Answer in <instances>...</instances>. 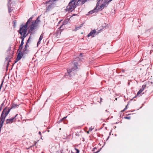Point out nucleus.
<instances>
[{
    "instance_id": "obj_9",
    "label": "nucleus",
    "mask_w": 153,
    "mask_h": 153,
    "mask_svg": "<svg viewBox=\"0 0 153 153\" xmlns=\"http://www.w3.org/2000/svg\"><path fill=\"white\" fill-rule=\"evenodd\" d=\"M22 56L23 54L22 52L19 51L17 55V58L15 61V62L16 63L18 61H19L21 59Z\"/></svg>"
},
{
    "instance_id": "obj_14",
    "label": "nucleus",
    "mask_w": 153,
    "mask_h": 153,
    "mask_svg": "<svg viewBox=\"0 0 153 153\" xmlns=\"http://www.w3.org/2000/svg\"><path fill=\"white\" fill-rule=\"evenodd\" d=\"M43 36H44V35L43 34H41V35H40V37L39 40V41L37 43V45H39L40 44V42L42 40V39H43Z\"/></svg>"
},
{
    "instance_id": "obj_28",
    "label": "nucleus",
    "mask_w": 153,
    "mask_h": 153,
    "mask_svg": "<svg viewBox=\"0 0 153 153\" xmlns=\"http://www.w3.org/2000/svg\"><path fill=\"white\" fill-rule=\"evenodd\" d=\"M39 134L41 136V132L40 131H39Z\"/></svg>"
},
{
    "instance_id": "obj_27",
    "label": "nucleus",
    "mask_w": 153,
    "mask_h": 153,
    "mask_svg": "<svg viewBox=\"0 0 153 153\" xmlns=\"http://www.w3.org/2000/svg\"><path fill=\"white\" fill-rule=\"evenodd\" d=\"M127 108V106H126V107L124 108V110H123V111H125Z\"/></svg>"
},
{
    "instance_id": "obj_33",
    "label": "nucleus",
    "mask_w": 153,
    "mask_h": 153,
    "mask_svg": "<svg viewBox=\"0 0 153 153\" xmlns=\"http://www.w3.org/2000/svg\"><path fill=\"white\" fill-rule=\"evenodd\" d=\"M42 153H44L43 152H42Z\"/></svg>"
},
{
    "instance_id": "obj_7",
    "label": "nucleus",
    "mask_w": 153,
    "mask_h": 153,
    "mask_svg": "<svg viewBox=\"0 0 153 153\" xmlns=\"http://www.w3.org/2000/svg\"><path fill=\"white\" fill-rule=\"evenodd\" d=\"M18 115V114H16L13 117L10 119H7L6 120L7 124H11L13 122H15L16 119V117Z\"/></svg>"
},
{
    "instance_id": "obj_12",
    "label": "nucleus",
    "mask_w": 153,
    "mask_h": 153,
    "mask_svg": "<svg viewBox=\"0 0 153 153\" xmlns=\"http://www.w3.org/2000/svg\"><path fill=\"white\" fill-rule=\"evenodd\" d=\"M10 109H9L8 110L4 109L3 110L2 112H3V115L5 116L6 117L9 114V113L10 111Z\"/></svg>"
},
{
    "instance_id": "obj_17",
    "label": "nucleus",
    "mask_w": 153,
    "mask_h": 153,
    "mask_svg": "<svg viewBox=\"0 0 153 153\" xmlns=\"http://www.w3.org/2000/svg\"><path fill=\"white\" fill-rule=\"evenodd\" d=\"M101 0H98V1L97 3V4L96 6V7H95V8L93 10V11H94V12H95L96 11H95V10L96 11V9L97 7L100 4V2L101 1Z\"/></svg>"
},
{
    "instance_id": "obj_1",
    "label": "nucleus",
    "mask_w": 153,
    "mask_h": 153,
    "mask_svg": "<svg viewBox=\"0 0 153 153\" xmlns=\"http://www.w3.org/2000/svg\"><path fill=\"white\" fill-rule=\"evenodd\" d=\"M79 1L78 0H71L66 7V10L69 12H71L76 7Z\"/></svg>"
},
{
    "instance_id": "obj_6",
    "label": "nucleus",
    "mask_w": 153,
    "mask_h": 153,
    "mask_svg": "<svg viewBox=\"0 0 153 153\" xmlns=\"http://www.w3.org/2000/svg\"><path fill=\"white\" fill-rule=\"evenodd\" d=\"M74 67L72 69H68L67 70V73L65 75V76H68V74L70 76H71V74L74 73V71L77 68V65L76 62L74 63Z\"/></svg>"
},
{
    "instance_id": "obj_15",
    "label": "nucleus",
    "mask_w": 153,
    "mask_h": 153,
    "mask_svg": "<svg viewBox=\"0 0 153 153\" xmlns=\"http://www.w3.org/2000/svg\"><path fill=\"white\" fill-rule=\"evenodd\" d=\"M112 0H105L104 1V4H105V6H107L108 5V3L111 1Z\"/></svg>"
},
{
    "instance_id": "obj_8",
    "label": "nucleus",
    "mask_w": 153,
    "mask_h": 153,
    "mask_svg": "<svg viewBox=\"0 0 153 153\" xmlns=\"http://www.w3.org/2000/svg\"><path fill=\"white\" fill-rule=\"evenodd\" d=\"M106 6H105V4H102L100 6H99V5L97 7L96 9V10L95 11H96L94 12V11H93V10H92L89 12V13L91 14H92L93 13L97 12L98 10H101L102 9H103Z\"/></svg>"
},
{
    "instance_id": "obj_16",
    "label": "nucleus",
    "mask_w": 153,
    "mask_h": 153,
    "mask_svg": "<svg viewBox=\"0 0 153 153\" xmlns=\"http://www.w3.org/2000/svg\"><path fill=\"white\" fill-rule=\"evenodd\" d=\"M79 152L78 149L75 148L73 151H72L71 153H79Z\"/></svg>"
},
{
    "instance_id": "obj_18",
    "label": "nucleus",
    "mask_w": 153,
    "mask_h": 153,
    "mask_svg": "<svg viewBox=\"0 0 153 153\" xmlns=\"http://www.w3.org/2000/svg\"><path fill=\"white\" fill-rule=\"evenodd\" d=\"M32 19V18L30 17V18H29L28 20H27V22L25 24V25H28V24L29 23V22L30 21H31Z\"/></svg>"
},
{
    "instance_id": "obj_21",
    "label": "nucleus",
    "mask_w": 153,
    "mask_h": 153,
    "mask_svg": "<svg viewBox=\"0 0 153 153\" xmlns=\"http://www.w3.org/2000/svg\"><path fill=\"white\" fill-rule=\"evenodd\" d=\"M143 90H142V89H140L139 91L137 92V95H138L139 94H140L142 92V91H143Z\"/></svg>"
},
{
    "instance_id": "obj_22",
    "label": "nucleus",
    "mask_w": 153,
    "mask_h": 153,
    "mask_svg": "<svg viewBox=\"0 0 153 153\" xmlns=\"http://www.w3.org/2000/svg\"><path fill=\"white\" fill-rule=\"evenodd\" d=\"M87 1V0H83L82 1V4H84L86 1ZM80 1V0H78V1Z\"/></svg>"
},
{
    "instance_id": "obj_30",
    "label": "nucleus",
    "mask_w": 153,
    "mask_h": 153,
    "mask_svg": "<svg viewBox=\"0 0 153 153\" xmlns=\"http://www.w3.org/2000/svg\"><path fill=\"white\" fill-rule=\"evenodd\" d=\"M89 132H90V131L88 130V131H87V133L88 134H89Z\"/></svg>"
},
{
    "instance_id": "obj_29",
    "label": "nucleus",
    "mask_w": 153,
    "mask_h": 153,
    "mask_svg": "<svg viewBox=\"0 0 153 153\" xmlns=\"http://www.w3.org/2000/svg\"><path fill=\"white\" fill-rule=\"evenodd\" d=\"M121 71L123 72H124L125 71L123 69H122Z\"/></svg>"
},
{
    "instance_id": "obj_13",
    "label": "nucleus",
    "mask_w": 153,
    "mask_h": 153,
    "mask_svg": "<svg viewBox=\"0 0 153 153\" xmlns=\"http://www.w3.org/2000/svg\"><path fill=\"white\" fill-rule=\"evenodd\" d=\"M25 37H20V38L22 39V41L21 43V44L19 46V49L21 48V49H22V46L24 44V39Z\"/></svg>"
},
{
    "instance_id": "obj_11",
    "label": "nucleus",
    "mask_w": 153,
    "mask_h": 153,
    "mask_svg": "<svg viewBox=\"0 0 153 153\" xmlns=\"http://www.w3.org/2000/svg\"><path fill=\"white\" fill-rule=\"evenodd\" d=\"M96 32L95 30H94L91 31L88 35V37H89L91 36H92V37H94V35Z\"/></svg>"
},
{
    "instance_id": "obj_4",
    "label": "nucleus",
    "mask_w": 153,
    "mask_h": 153,
    "mask_svg": "<svg viewBox=\"0 0 153 153\" xmlns=\"http://www.w3.org/2000/svg\"><path fill=\"white\" fill-rule=\"evenodd\" d=\"M39 20L38 18L34 22H32L31 24L28 27V33L31 32L38 25V23L39 22Z\"/></svg>"
},
{
    "instance_id": "obj_10",
    "label": "nucleus",
    "mask_w": 153,
    "mask_h": 153,
    "mask_svg": "<svg viewBox=\"0 0 153 153\" xmlns=\"http://www.w3.org/2000/svg\"><path fill=\"white\" fill-rule=\"evenodd\" d=\"M6 117L3 115V112H2L1 117L0 118V122L1 123H4Z\"/></svg>"
},
{
    "instance_id": "obj_24",
    "label": "nucleus",
    "mask_w": 153,
    "mask_h": 153,
    "mask_svg": "<svg viewBox=\"0 0 153 153\" xmlns=\"http://www.w3.org/2000/svg\"><path fill=\"white\" fill-rule=\"evenodd\" d=\"M3 82H2V83H1V84L0 85V91L1 90V89L2 87V85H3Z\"/></svg>"
},
{
    "instance_id": "obj_3",
    "label": "nucleus",
    "mask_w": 153,
    "mask_h": 153,
    "mask_svg": "<svg viewBox=\"0 0 153 153\" xmlns=\"http://www.w3.org/2000/svg\"><path fill=\"white\" fill-rule=\"evenodd\" d=\"M27 25H25L21 26L20 27L19 30L18 31L19 33L21 34L20 37H25L28 35V32L27 33Z\"/></svg>"
},
{
    "instance_id": "obj_5",
    "label": "nucleus",
    "mask_w": 153,
    "mask_h": 153,
    "mask_svg": "<svg viewBox=\"0 0 153 153\" xmlns=\"http://www.w3.org/2000/svg\"><path fill=\"white\" fill-rule=\"evenodd\" d=\"M56 0H50L46 2L47 10H49L50 9L53 8L55 6L54 1Z\"/></svg>"
},
{
    "instance_id": "obj_23",
    "label": "nucleus",
    "mask_w": 153,
    "mask_h": 153,
    "mask_svg": "<svg viewBox=\"0 0 153 153\" xmlns=\"http://www.w3.org/2000/svg\"><path fill=\"white\" fill-rule=\"evenodd\" d=\"M68 23V21L67 20L64 21L63 24L64 25Z\"/></svg>"
},
{
    "instance_id": "obj_25",
    "label": "nucleus",
    "mask_w": 153,
    "mask_h": 153,
    "mask_svg": "<svg viewBox=\"0 0 153 153\" xmlns=\"http://www.w3.org/2000/svg\"><path fill=\"white\" fill-rule=\"evenodd\" d=\"M93 129V128H90L89 129V131H91Z\"/></svg>"
},
{
    "instance_id": "obj_26",
    "label": "nucleus",
    "mask_w": 153,
    "mask_h": 153,
    "mask_svg": "<svg viewBox=\"0 0 153 153\" xmlns=\"http://www.w3.org/2000/svg\"><path fill=\"white\" fill-rule=\"evenodd\" d=\"M125 118L126 119H130V117H125Z\"/></svg>"
},
{
    "instance_id": "obj_19",
    "label": "nucleus",
    "mask_w": 153,
    "mask_h": 153,
    "mask_svg": "<svg viewBox=\"0 0 153 153\" xmlns=\"http://www.w3.org/2000/svg\"><path fill=\"white\" fill-rule=\"evenodd\" d=\"M29 40V39H28V40L27 42V43L25 45V47L24 48V51H26V50L27 47H28V45H27V43H28Z\"/></svg>"
},
{
    "instance_id": "obj_20",
    "label": "nucleus",
    "mask_w": 153,
    "mask_h": 153,
    "mask_svg": "<svg viewBox=\"0 0 153 153\" xmlns=\"http://www.w3.org/2000/svg\"><path fill=\"white\" fill-rule=\"evenodd\" d=\"M17 105L16 104H13L11 106V108H15L17 106Z\"/></svg>"
},
{
    "instance_id": "obj_34",
    "label": "nucleus",
    "mask_w": 153,
    "mask_h": 153,
    "mask_svg": "<svg viewBox=\"0 0 153 153\" xmlns=\"http://www.w3.org/2000/svg\"><path fill=\"white\" fill-rule=\"evenodd\" d=\"M10 0V1L11 0Z\"/></svg>"
},
{
    "instance_id": "obj_2",
    "label": "nucleus",
    "mask_w": 153,
    "mask_h": 153,
    "mask_svg": "<svg viewBox=\"0 0 153 153\" xmlns=\"http://www.w3.org/2000/svg\"><path fill=\"white\" fill-rule=\"evenodd\" d=\"M79 1L78 0H71L66 7V10L69 12H71L76 7Z\"/></svg>"
},
{
    "instance_id": "obj_31",
    "label": "nucleus",
    "mask_w": 153,
    "mask_h": 153,
    "mask_svg": "<svg viewBox=\"0 0 153 153\" xmlns=\"http://www.w3.org/2000/svg\"><path fill=\"white\" fill-rule=\"evenodd\" d=\"M9 2H8V7H9Z\"/></svg>"
},
{
    "instance_id": "obj_32",
    "label": "nucleus",
    "mask_w": 153,
    "mask_h": 153,
    "mask_svg": "<svg viewBox=\"0 0 153 153\" xmlns=\"http://www.w3.org/2000/svg\"><path fill=\"white\" fill-rule=\"evenodd\" d=\"M67 117H65L63 118V119H64L65 118H66Z\"/></svg>"
}]
</instances>
